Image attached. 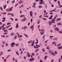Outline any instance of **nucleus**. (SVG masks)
Wrapping results in <instances>:
<instances>
[{
  "instance_id": "obj_1",
  "label": "nucleus",
  "mask_w": 62,
  "mask_h": 62,
  "mask_svg": "<svg viewBox=\"0 0 62 62\" xmlns=\"http://www.w3.org/2000/svg\"><path fill=\"white\" fill-rule=\"evenodd\" d=\"M28 60H29L30 62H31V61H33L35 60V59L34 58H32Z\"/></svg>"
},
{
  "instance_id": "obj_2",
  "label": "nucleus",
  "mask_w": 62,
  "mask_h": 62,
  "mask_svg": "<svg viewBox=\"0 0 62 62\" xmlns=\"http://www.w3.org/2000/svg\"><path fill=\"white\" fill-rule=\"evenodd\" d=\"M23 1L22 0H19L18 2L19 4H22L23 3Z\"/></svg>"
},
{
  "instance_id": "obj_3",
  "label": "nucleus",
  "mask_w": 62,
  "mask_h": 62,
  "mask_svg": "<svg viewBox=\"0 0 62 62\" xmlns=\"http://www.w3.org/2000/svg\"><path fill=\"white\" fill-rule=\"evenodd\" d=\"M30 28H31V30L32 31H33L34 30V27H33V25L31 26L30 27Z\"/></svg>"
},
{
  "instance_id": "obj_4",
  "label": "nucleus",
  "mask_w": 62,
  "mask_h": 62,
  "mask_svg": "<svg viewBox=\"0 0 62 62\" xmlns=\"http://www.w3.org/2000/svg\"><path fill=\"white\" fill-rule=\"evenodd\" d=\"M54 30H55V31H59V29H58V28L57 27L55 28Z\"/></svg>"
},
{
  "instance_id": "obj_5",
  "label": "nucleus",
  "mask_w": 62,
  "mask_h": 62,
  "mask_svg": "<svg viewBox=\"0 0 62 62\" xmlns=\"http://www.w3.org/2000/svg\"><path fill=\"white\" fill-rule=\"evenodd\" d=\"M62 49V46H60L59 47H58L57 48V49L58 50H60V49Z\"/></svg>"
},
{
  "instance_id": "obj_6",
  "label": "nucleus",
  "mask_w": 62,
  "mask_h": 62,
  "mask_svg": "<svg viewBox=\"0 0 62 62\" xmlns=\"http://www.w3.org/2000/svg\"><path fill=\"white\" fill-rule=\"evenodd\" d=\"M30 16H32L33 15V12L32 11H30Z\"/></svg>"
},
{
  "instance_id": "obj_7",
  "label": "nucleus",
  "mask_w": 62,
  "mask_h": 62,
  "mask_svg": "<svg viewBox=\"0 0 62 62\" xmlns=\"http://www.w3.org/2000/svg\"><path fill=\"white\" fill-rule=\"evenodd\" d=\"M13 7H12L11 8H10L9 9V11H11L12 10Z\"/></svg>"
},
{
  "instance_id": "obj_8",
  "label": "nucleus",
  "mask_w": 62,
  "mask_h": 62,
  "mask_svg": "<svg viewBox=\"0 0 62 62\" xmlns=\"http://www.w3.org/2000/svg\"><path fill=\"white\" fill-rule=\"evenodd\" d=\"M11 15L12 16H14V15L12 13L10 14V13H8V15Z\"/></svg>"
},
{
  "instance_id": "obj_9",
  "label": "nucleus",
  "mask_w": 62,
  "mask_h": 62,
  "mask_svg": "<svg viewBox=\"0 0 62 62\" xmlns=\"http://www.w3.org/2000/svg\"><path fill=\"white\" fill-rule=\"evenodd\" d=\"M54 21H55L54 20V19H52L51 20V23H54Z\"/></svg>"
},
{
  "instance_id": "obj_10",
  "label": "nucleus",
  "mask_w": 62,
  "mask_h": 62,
  "mask_svg": "<svg viewBox=\"0 0 62 62\" xmlns=\"http://www.w3.org/2000/svg\"><path fill=\"white\" fill-rule=\"evenodd\" d=\"M6 7H7V5H4V6H3V8H4V9H5Z\"/></svg>"
},
{
  "instance_id": "obj_11",
  "label": "nucleus",
  "mask_w": 62,
  "mask_h": 62,
  "mask_svg": "<svg viewBox=\"0 0 62 62\" xmlns=\"http://www.w3.org/2000/svg\"><path fill=\"white\" fill-rule=\"evenodd\" d=\"M52 17H53V16H50V17L48 18L49 19L51 20V19H52Z\"/></svg>"
},
{
  "instance_id": "obj_12",
  "label": "nucleus",
  "mask_w": 62,
  "mask_h": 62,
  "mask_svg": "<svg viewBox=\"0 0 62 62\" xmlns=\"http://www.w3.org/2000/svg\"><path fill=\"white\" fill-rule=\"evenodd\" d=\"M32 42V40H31L30 41H28V43H31Z\"/></svg>"
},
{
  "instance_id": "obj_13",
  "label": "nucleus",
  "mask_w": 62,
  "mask_h": 62,
  "mask_svg": "<svg viewBox=\"0 0 62 62\" xmlns=\"http://www.w3.org/2000/svg\"><path fill=\"white\" fill-rule=\"evenodd\" d=\"M39 8H42V6H39Z\"/></svg>"
},
{
  "instance_id": "obj_14",
  "label": "nucleus",
  "mask_w": 62,
  "mask_h": 62,
  "mask_svg": "<svg viewBox=\"0 0 62 62\" xmlns=\"http://www.w3.org/2000/svg\"><path fill=\"white\" fill-rule=\"evenodd\" d=\"M57 24L58 25H62V24L61 23L59 22V23H57Z\"/></svg>"
},
{
  "instance_id": "obj_15",
  "label": "nucleus",
  "mask_w": 62,
  "mask_h": 62,
  "mask_svg": "<svg viewBox=\"0 0 62 62\" xmlns=\"http://www.w3.org/2000/svg\"><path fill=\"white\" fill-rule=\"evenodd\" d=\"M40 34L41 35H43V34H44V32H40Z\"/></svg>"
},
{
  "instance_id": "obj_16",
  "label": "nucleus",
  "mask_w": 62,
  "mask_h": 62,
  "mask_svg": "<svg viewBox=\"0 0 62 62\" xmlns=\"http://www.w3.org/2000/svg\"><path fill=\"white\" fill-rule=\"evenodd\" d=\"M24 35L27 38H28V36L27 35H26V34H24Z\"/></svg>"
},
{
  "instance_id": "obj_17",
  "label": "nucleus",
  "mask_w": 62,
  "mask_h": 62,
  "mask_svg": "<svg viewBox=\"0 0 62 62\" xmlns=\"http://www.w3.org/2000/svg\"><path fill=\"white\" fill-rule=\"evenodd\" d=\"M17 36L16 35L14 37V39H17Z\"/></svg>"
},
{
  "instance_id": "obj_18",
  "label": "nucleus",
  "mask_w": 62,
  "mask_h": 62,
  "mask_svg": "<svg viewBox=\"0 0 62 62\" xmlns=\"http://www.w3.org/2000/svg\"><path fill=\"white\" fill-rule=\"evenodd\" d=\"M51 54L53 55H54V56H55V54H54V53L52 52Z\"/></svg>"
},
{
  "instance_id": "obj_19",
  "label": "nucleus",
  "mask_w": 62,
  "mask_h": 62,
  "mask_svg": "<svg viewBox=\"0 0 62 62\" xmlns=\"http://www.w3.org/2000/svg\"><path fill=\"white\" fill-rule=\"evenodd\" d=\"M49 25H51L52 24V22L51 21H49Z\"/></svg>"
},
{
  "instance_id": "obj_20",
  "label": "nucleus",
  "mask_w": 62,
  "mask_h": 62,
  "mask_svg": "<svg viewBox=\"0 0 62 62\" xmlns=\"http://www.w3.org/2000/svg\"><path fill=\"white\" fill-rule=\"evenodd\" d=\"M14 35V33H12L11 34V36H13V35Z\"/></svg>"
},
{
  "instance_id": "obj_21",
  "label": "nucleus",
  "mask_w": 62,
  "mask_h": 62,
  "mask_svg": "<svg viewBox=\"0 0 62 62\" xmlns=\"http://www.w3.org/2000/svg\"><path fill=\"white\" fill-rule=\"evenodd\" d=\"M16 28H18L19 27V25H18V24H16Z\"/></svg>"
},
{
  "instance_id": "obj_22",
  "label": "nucleus",
  "mask_w": 62,
  "mask_h": 62,
  "mask_svg": "<svg viewBox=\"0 0 62 62\" xmlns=\"http://www.w3.org/2000/svg\"><path fill=\"white\" fill-rule=\"evenodd\" d=\"M42 19H43V20H45V21H46L47 19H46V18H42Z\"/></svg>"
},
{
  "instance_id": "obj_23",
  "label": "nucleus",
  "mask_w": 62,
  "mask_h": 62,
  "mask_svg": "<svg viewBox=\"0 0 62 62\" xmlns=\"http://www.w3.org/2000/svg\"><path fill=\"white\" fill-rule=\"evenodd\" d=\"M56 17H57V16H56L55 17H54V18L53 19L55 20V19L56 18Z\"/></svg>"
},
{
  "instance_id": "obj_24",
  "label": "nucleus",
  "mask_w": 62,
  "mask_h": 62,
  "mask_svg": "<svg viewBox=\"0 0 62 62\" xmlns=\"http://www.w3.org/2000/svg\"><path fill=\"white\" fill-rule=\"evenodd\" d=\"M34 44L33 43H31V46H34Z\"/></svg>"
},
{
  "instance_id": "obj_25",
  "label": "nucleus",
  "mask_w": 62,
  "mask_h": 62,
  "mask_svg": "<svg viewBox=\"0 0 62 62\" xmlns=\"http://www.w3.org/2000/svg\"><path fill=\"white\" fill-rule=\"evenodd\" d=\"M6 10L7 11V12H9V9H6Z\"/></svg>"
},
{
  "instance_id": "obj_26",
  "label": "nucleus",
  "mask_w": 62,
  "mask_h": 62,
  "mask_svg": "<svg viewBox=\"0 0 62 62\" xmlns=\"http://www.w3.org/2000/svg\"><path fill=\"white\" fill-rule=\"evenodd\" d=\"M27 26H24L23 28L24 29H25L27 28Z\"/></svg>"
},
{
  "instance_id": "obj_27",
  "label": "nucleus",
  "mask_w": 62,
  "mask_h": 62,
  "mask_svg": "<svg viewBox=\"0 0 62 62\" xmlns=\"http://www.w3.org/2000/svg\"><path fill=\"white\" fill-rule=\"evenodd\" d=\"M16 52V54H17V55H19V53L17 52V51Z\"/></svg>"
},
{
  "instance_id": "obj_28",
  "label": "nucleus",
  "mask_w": 62,
  "mask_h": 62,
  "mask_svg": "<svg viewBox=\"0 0 62 62\" xmlns=\"http://www.w3.org/2000/svg\"><path fill=\"white\" fill-rule=\"evenodd\" d=\"M36 4V2H34L33 4V6H35H35H36L35 4Z\"/></svg>"
},
{
  "instance_id": "obj_29",
  "label": "nucleus",
  "mask_w": 62,
  "mask_h": 62,
  "mask_svg": "<svg viewBox=\"0 0 62 62\" xmlns=\"http://www.w3.org/2000/svg\"><path fill=\"white\" fill-rule=\"evenodd\" d=\"M61 19L60 18H58L57 19V21H58V20H59L60 21H61Z\"/></svg>"
},
{
  "instance_id": "obj_30",
  "label": "nucleus",
  "mask_w": 62,
  "mask_h": 62,
  "mask_svg": "<svg viewBox=\"0 0 62 62\" xmlns=\"http://www.w3.org/2000/svg\"><path fill=\"white\" fill-rule=\"evenodd\" d=\"M14 60L15 61L16 60L15 59V58H13V62H14Z\"/></svg>"
},
{
  "instance_id": "obj_31",
  "label": "nucleus",
  "mask_w": 62,
  "mask_h": 62,
  "mask_svg": "<svg viewBox=\"0 0 62 62\" xmlns=\"http://www.w3.org/2000/svg\"><path fill=\"white\" fill-rule=\"evenodd\" d=\"M58 5H60V1H58Z\"/></svg>"
},
{
  "instance_id": "obj_32",
  "label": "nucleus",
  "mask_w": 62,
  "mask_h": 62,
  "mask_svg": "<svg viewBox=\"0 0 62 62\" xmlns=\"http://www.w3.org/2000/svg\"><path fill=\"white\" fill-rule=\"evenodd\" d=\"M53 40H55L57 41V38H55V39H54Z\"/></svg>"
},
{
  "instance_id": "obj_33",
  "label": "nucleus",
  "mask_w": 62,
  "mask_h": 62,
  "mask_svg": "<svg viewBox=\"0 0 62 62\" xmlns=\"http://www.w3.org/2000/svg\"><path fill=\"white\" fill-rule=\"evenodd\" d=\"M39 4L40 5H41V4L42 5V3L41 2H39Z\"/></svg>"
},
{
  "instance_id": "obj_34",
  "label": "nucleus",
  "mask_w": 62,
  "mask_h": 62,
  "mask_svg": "<svg viewBox=\"0 0 62 62\" xmlns=\"http://www.w3.org/2000/svg\"><path fill=\"white\" fill-rule=\"evenodd\" d=\"M49 53H50V54H51L52 53V51L51 50H50Z\"/></svg>"
},
{
  "instance_id": "obj_35",
  "label": "nucleus",
  "mask_w": 62,
  "mask_h": 62,
  "mask_svg": "<svg viewBox=\"0 0 62 62\" xmlns=\"http://www.w3.org/2000/svg\"><path fill=\"white\" fill-rule=\"evenodd\" d=\"M42 51L43 52H45V50L44 48H43L42 49Z\"/></svg>"
},
{
  "instance_id": "obj_36",
  "label": "nucleus",
  "mask_w": 62,
  "mask_h": 62,
  "mask_svg": "<svg viewBox=\"0 0 62 62\" xmlns=\"http://www.w3.org/2000/svg\"><path fill=\"white\" fill-rule=\"evenodd\" d=\"M32 8H36V7L35 6H34V5H32Z\"/></svg>"
},
{
  "instance_id": "obj_37",
  "label": "nucleus",
  "mask_w": 62,
  "mask_h": 62,
  "mask_svg": "<svg viewBox=\"0 0 62 62\" xmlns=\"http://www.w3.org/2000/svg\"><path fill=\"white\" fill-rule=\"evenodd\" d=\"M38 51H39V49H36L35 50V52H38Z\"/></svg>"
},
{
  "instance_id": "obj_38",
  "label": "nucleus",
  "mask_w": 62,
  "mask_h": 62,
  "mask_svg": "<svg viewBox=\"0 0 62 62\" xmlns=\"http://www.w3.org/2000/svg\"><path fill=\"white\" fill-rule=\"evenodd\" d=\"M10 55H8V56L7 57V58H8V57H10Z\"/></svg>"
},
{
  "instance_id": "obj_39",
  "label": "nucleus",
  "mask_w": 62,
  "mask_h": 62,
  "mask_svg": "<svg viewBox=\"0 0 62 62\" xmlns=\"http://www.w3.org/2000/svg\"><path fill=\"white\" fill-rule=\"evenodd\" d=\"M5 45H6V46L7 47V46H8V44L7 43H6L5 44Z\"/></svg>"
},
{
  "instance_id": "obj_40",
  "label": "nucleus",
  "mask_w": 62,
  "mask_h": 62,
  "mask_svg": "<svg viewBox=\"0 0 62 62\" xmlns=\"http://www.w3.org/2000/svg\"><path fill=\"white\" fill-rule=\"evenodd\" d=\"M3 61L5 62H6L7 61V60H6V59H4V60Z\"/></svg>"
},
{
  "instance_id": "obj_41",
  "label": "nucleus",
  "mask_w": 62,
  "mask_h": 62,
  "mask_svg": "<svg viewBox=\"0 0 62 62\" xmlns=\"http://www.w3.org/2000/svg\"><path fill=\"white\" fill-rule=\"evenodd\" d=\"M8 31H7V30H5L4 31L5 32H8Z\"/></svg>"
},
{
  "instance_id": "obj_42",
  "label": "nucleus",
  "mask_w": 62,
  "mask_h": 62,
  "mask_svg": "<svg viewBox=\"0 0 62 62\" xmlns=\"http://www.w3.org/2000/svg\"><path fill=\"white\" fill-rule=\"evenodd\" d=\"M8 33H7V32H5L4 33V35H7V34H8Z\"/></svg>"
},
{
  "instance_id": "obj_43",
  "label": "nucleus",
  "mask_w": 62,
  "mask_h": 62,
  "mask_svg": "<svg viewBox=\"0 0 62 62\" xmlns=\"http://www.w3.org/2000/svg\"><path fill=\"white\" fill-rule=\"evenodd\" d=\"M44 29H42L41 30V32H44Z\"/></svg>"
},
{
  "instance_id": "obj_44",
  "label": "nucleus",
  "mask_w": 62,
  "mask_h": 62,
  "mask_svg": "<svg viewBox=\"0 0 62 62\" xmlns=\"http://www.w3.org/2000/svg\"><path fill=\"white\" fill-rule=\"evenodd\" d=\"M12 44V45H15V43H12V44Z\"/></svg>"
},
{
  "instance_id": "obj_45",
  "label": "nucleus",
  "mask_w": 62,
  "mask_h": 62,
  "mask_svg": "<svg viewBox=\"0 0 62 62\" xmlns=\"http://www.w3.org/2000/svg\"><path fill=\"white\" fill-rule=\"evenodd\" d=\"M54 53H55V54H57V51H55Z\"/></svg>"
},
{
  "instance_id": "obj_46",
  "label": "nucleus",
  "mask_w": 62,
  "mask_h": 62,
  "mask_svg": "<svg viewBox=\"0 0 62 62\" xmlns=\"http://www.w3.org/2000/svg\"><path fill=\"white\" fill-rule=\"evenodd\" d=\"M11 46L12 47H14V45L12 44H11Z\"/></svg>"
},
{
  "instance_id": "obj_47",
  "label": "nucleus",
  "mask_w": 62,
  "mask_h": 62,
  "mask_svg": "<svg viewBox=\"0 0 62 62\" xmlns=\"http://www.w3.org/2000/svg\"><path fill=\"white\" fill-rule=\"evenodd\" d=\"M53 44H56V43H55V42H53Z\"/></svg>"
},
{
  "instance_id": "obj_48",
  "label": "nucleus",
  "mask_w": 62,
  "mask_h": 62,
  "mask_svg": "<svg viewBox=\"0 0 62 62\" xmlns=\"http://www.w3.org/2000/svg\"><path fill=\"white\" fill-rule=\"evenodd\" d=\"M8 30H12V27H11V28L9 29H8Z\"/></svg>"
},
{
  "instance_id": "obj_49",
  "label": "nucleus",
  "mask_w": 62,
  "mask_h": 62,
  "mask_svg": "<svg viewBox=\"0 0 62 62\" xmlns=\"http://www.w3.org/2000/svg\"><path fill=\"white\" fill-rule=\"evenodd\" d=\"M0 9L1 10H2V11L3 10V8H2V7H0Z\"/></svg>"
},
{
  "instance_id": "obj_50",
  "label": "nucleus",
  "mask_w": 62,
  "mask_h": 62,
  "mask_svg": "<svg viewBox=\"0 0 62 62\" xmlns=\"http://www.w3.org/2000/svg\"><path fill=\"white\" fill-rule=\"evenodd\" d=\"M3 54V52H0V55H2V54Z\"/></svg>"
},
{
  "instance_id": "obj_51",
  "label": "nucleus",
  "mask_w": 62,
  "mask_h": 62,
  "mask_svg": "<svg viewBox=\"0 0 62 62\" xmlns=\"http://www.w3.org/2000/svg\"><path fill=\"white\" fill-rule=\"evenodd\" d=\"M45 60H46V58H47V56H45Z\"/></svg>"
},
{
  "instance_id": "obj_52",
  "label": "nucleus",
  "mask_w": 62,
  "mask_h": 62,
  "mask_svg": "<svg viewBox=\"0 0 62 62\" xmlns=\"http://www.w3.org/2000/svg\"><path fill=\"white\" fill-rule=\"evenodd\" d=\"M2 14H7V13H6V12H3L2 13Z\"/></svg>"
},
{
  "instance_id": "obj_53",
  "label": "nucleus",
  "mask_w": 62,
  "mask_h": 62,
  "mask_svg": "<svg viewBox=\"0 0 62 62\" xmlns=\"http://www.w3.org/2000/svg\"><path fill=\"white\" fill-rule=\"evenodd\" d=\"M10 18L11 19V20H12V21H14V20L13 19V18Z\"/></svg>"
},
{
  "instance_id": "obj_54",
  "label": "nucleus",
  "mask_w": 62,
  "mask_h": 62,
  "mask_svg": "<svg viewBox=\"0 0 62 62\" xmlns=\"http://www.w3.org/2000/svg\"><path fill=\"white\" fill-rule=\"evenodd\" d=\"M32 56H34V55H35V54H34V53H32Z\"/></svg>"
},
{
  "instance_id": "obj_55",
  "label": "nucleus",
  "mask_w": 62,
  "mask_h": 62,
  "mask_svg": "<svg viewBox=\"0 0 62 62\" xmlns=\"http://www.w3.org/2000/svg\"><path fill=\"white\" fill-rule=\"evenodd\" d=\"M10 24V23H7V25H8L9 24Z\"/></svg>"
},
{
  "instance_id": "obj_56",
  "label": "nucleus",
  "mask_w": 62,
  "mask_h": 62,
  "mask_svg": "<svg viewBox=\"0 0 62 62\" xmlns=\"http://www.w3.org/2000/svg\"><path fill=\"white\" fill-rule=\"evenodd\" d=\"M5 21H6L5 19H4L2 20V22H5Z\"/></svg>"
},
{
  "instance_id": "obj_57",
  "label": "nucleus",
  "mask_w": 62,
  "mask_h": 62,
  "mask_svg": "<svg viewBox=\"0 0 62 62\" xmlns=\"http://www.w3.org/2000/svg\"><path fill=\"white\" fill-rule=\"evenodd\" d=\"M40 2H44V1L43 0H40Z\"/></svg>"
},
{
  "instance_id": "obj_58",
  "label": "nucleus",
  "mask_w": 62,
  "mask_h": 62,
  "mask_svg": "<svg viewBox=\"0 0 62 62\" xmlns=\"http://www.w3.org/2000/svg\"><path fill=\"white\" fill-rule=\"evenodd\" d=\"M56 27V25H54L53 26V28H55V27Z\"/></svg>"
},
{
  "instance_id": "obj_59",
  "label": "nucleus",
  "mask_w": 62,
  "mask_h": 62,
  "mask_svg": "<svg viewBox=\"0 0 62 62\" xmlns=\"http://www.w3.org/2000/svg\"><path fill=\"white\" fill-rule=\"evenodd\" d=\"M45 8H47V5H45Z\"/></svg>"
},
{
  "instance_id": "obj_60",
  "label": "nucleus",
  "mask_w": 62,
  "mask_h": 62,
  "mask_svg": "<svg viewBox=\"0 0 62 62\" xmlns=\"http://www.w3.org/2000/svg\"><path fill=\"white\" fill-rule=\"evenodd\" d=\"M39 0H35V2H39Z\"/></svg>"
},
{
  "instance_id": "obj_61",
  "label": "nucleus",
  "mask_w": 62,
  "mask_h": 62,
  "mask_svg": "<svg viewBox=\"0 0 62 62\" xmlns=\"http://www.w3.org/2000/svg\"><path fill=\"white\" fill-rule=\"evenodd\" d=\"M59 59V62H61V58H60Z\"/></svg>"
},
{
  "instance_id": "obj_62",
  "label": "nucleus",
  "mask_w": 62,
  "mask_h": 62,
  "mask_svg": "<svg viewBox=\"0 0 62 62\" xmlns=\"http://www.w3.org/2000/svg\"><path fill=\"white\" fill-rule=\"evenodd\" d=\"M6 29V28H3V29H2V30H4Z\"/></svg>"
},
{
  "instance_id": "obj_63",
  "label": "nucleus",
  "mask_w": 62,
  "mask_h": 62,
  "mask_svg": "<svg viewBox=\"0 0 62 62\" xmlns=\"http://www.w3.org/2000/svg\"><path fill=\"white\" fill-rule=\"evenodd\" d=\"M50 32H51V33H53V30H50Z\"/></svg>"
},
{
  "instance_id": "obj_64",
  "label": "nucleus",
  "mask_w": 62,
  "mask_h": 62,
  "mask_svg": "<svg viewBox=\"0 0 62 62\" xmlns=\"http://www.w3.org/2000/svg\"><path fill=\"white\" fill-rule=\"evenodd\" d=\"M59 33H60L61 34H62V32L61 31H60L59 32Z\"/></svg>"
}]
</instances>
